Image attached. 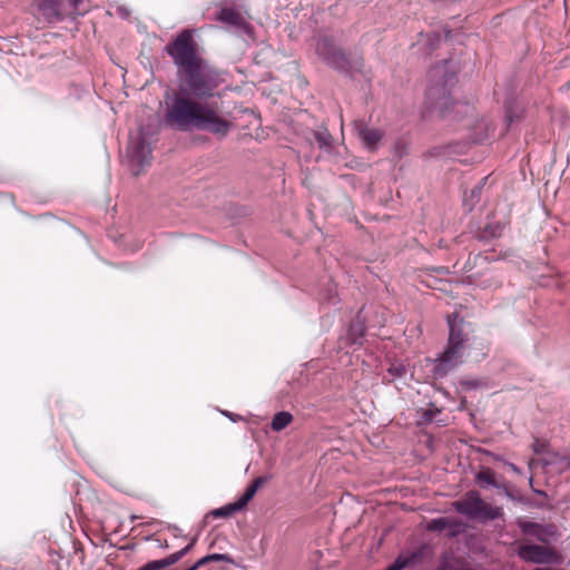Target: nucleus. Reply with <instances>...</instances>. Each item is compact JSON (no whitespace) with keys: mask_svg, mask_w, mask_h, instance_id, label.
I'll use <instances>...</instances> for the list:
<instances>
[{"mask_svg":"<svg viewBox=\"0 0 570 570\" xmlns=\"http://www.w3.org/2000/svg\"><path fill=\"white\" fill-rule=\"evenodd\" d=\"M316 53L326 61L327 65L344 70L347 67L345 55L336 49L333 42L327 38H321L316 43Z\"/></svg>","mask_w":570,"mask_h":570,"instance_id":"obj_5","label":"nucleus"},{"mask_svg":"<svg viewBox=\"0 0 570 570\" xmlns=\"http://www.w3.org/2000/svg\"><path fill=\"white\" fill-rule=\"evenodd\" d=\"M364 335V326L362 323L352 324L348 328L347 340L351 344H361Z\"/></svg>","mask_w":570,"mask_h":570,"instance_id":"obj_13","label":"nucleus"},{"mask_svg":"<svg viewBox=\"0 0 570 570\" xmlns=\"http://www.w3.org/2000/svg\"><path fill=\"white\" fill-rule=\"evenodd\" d=\"M315 138L321 148L327 149L331 147V136L327 131L317 132Z\"/></svg>","mask_w":570,"mask_h":570,"instance_id":"obj_19","label":"nucleus"},{"mask_svg":"<svg viewBox=\"0 0 570 570\" xmlns=\"http://www.w3.org/2000/svg\"><path fill=\"white\" fill-rule=\"evenodd\" d=\"M533 450H534V452L540 453V452H542V451H543V445H542V444H539L538 442H535V443L533 444Z\"/></svg>","mask_w":570,"mask_h":570,"instance_id":"obj_26","label":"nucleus"},{"mask_svg":"<svg viewBox=\"0 0 570 570\" xmlns=\"http://www.w3.org/2000/svg\"><path fill=\"white\" fill-rule=\"evenodd\" d=\"M521 531L524 534L535 537L540 541H548V539L554 535V530L551 527H543L534 522L523 521L519 523Z\"/></svg>","mask_w":570,"mask_h":570,"instance_id":"obj_9","label":"nucleus"},{"mask_svg":"<svg viewBox=\"0 0 570 570\" xmlns=\"http://www.w3.org/2000/svg\"><path fill=\"white\" fill-rule=\"evenodd\" d=\"M166 51L179 69V94L167 102L166 122L183 131L198 129L225 137L232 124L209 105L190 99L212 96L216 87L212 69L197 52L193 32L181 31Z\"/></svg>","mask_w":570,"mask_h":570,"instance_id":"obj_1","label":"nucleus"},{"mask_svg":"<svg viewBox=\"0 0 570 570\" xmlns=\"http://www.w3.org/2000/svg\"><path fill=\"white\" fill-rule=\"evenodd\" d=\"M429 98L436 101L441 107H446L448 96L444 88L432 87L429 90Z\"/></svg>","mask_w":570,"mask_h":570,"instance_id":"obj_14","label":"nucleus"},{"mask_svg":"<svg viewBox=\"0 0 570 570\" xmlns=\"http://www.w3.org/2000/svg\"><path fill=\"white\" fill-rule=\"evenodd\" d=\"M209 562V559L207 556L200 558L198 561H196L191 567L194 568V570H197L198 568L207 564Z\"/></svg>","mask_w":570,"mask_h":570,"instance_id":"obj_24","label":"nucleus"},{"mask_svg":"<svg viewBox=\"0 0 570 570\" xmlns=\"http://www.w3.org/2000/svg\"><path fill=\"white\" fill-rule=\"evenodd\" d=\"M256 494L255 490H253L249 485L246 488L244 493L234 502L239 511L246 508L248 502L254 498Z\"/></svg>","mask_w":570,"mask_h":570,"instance_id":"obj_16","label":"nucleus"},{"mask_svg":"<svg viewBox=\"0 0 570 570\" xmlns=\"http://www.w3.org/2000/svg\"><path fill=\"white\" fill-rule=\"evenodd\" d=\"M389 372L395 377H402L406 373V368L402 364H393L389 368Z\"/></svg>","mask_w":570,"mask_h":570,"instance_id":"obj_20","label":"nucleus"},{"mask_svg":"<svg viewBox=\"0 0 570 570\" xmlns=\"http://www.w3.org/2000/svg\"><path fill=\"white\" fill-rule=\"evenodd\" d=\"M476 480L479 482H482V483H485V484H489V485H493L494 484V481L491 476V474L489 472H480L478 475H476Z\"/></svg>","mask_w":570,"mask_h":570,"instance_id":"obj_21","label":"nucleus"},{"mask_svg":"<svg viewBox=\"0 0 570 570\" xmlns=\"http://www.w3.org/2000/svg\"><path fill=\"white\" fill-rule=\"evenodd\" d=\"M518 556L524 561L544 564L557 560V554L550 548L537 544H524L518 548Z\"/></svg>","mask_w":570,"mask_h":570,"instance_id":"obj_6","label":"nucleus"},{"mask_svg":"<svg viewBox=\"0 0 570 570\" xmlns=\"http://www.w3.org/2000/svg\"><path fill=\"white\" fill-rule=\"evenodd\" d=\"M169 567L166 558L159 560H153L139 568L138 570H159L163 568Z\"/></svg>","mask_w":570,"mask_h":570,"instance_id":"obj_18","label":"nucleus"},{"mask_svg":"<svg viewBox=\"0 0 570 570\" xmlns=\"http://www.w3.org/2000/svg\"><path fill=\"white\" fill-rule=\"evenodd\" d=\"M126 157L128 166L135 175L150 164L151 148L140 134L130 137Z\"/></svg>","mask_w":570,"mask_h":570,"instance_id":"obj_4","label":"nucleus"},{"mask_svg":"<svg viewBox=\"0 0 570 570\" xmlns=\"http://www.w3.org/2000/svg\"><path fill=\"white\" fill-rule=\"evenodd\" d=\"M207 557L209 559V562L210 561H227V562L233 561L228 554H224V553H213V554H208Z\"/></svg>","mask_w":570,"mask_h":570,"instance_id":"obj_22","label":"nucleus"},{"mask_svg":"<svg viewBox=\"0 0 570 570\" xmlns=\"http://www.w3.org/2000/svg\"><path fill=\"white\" fill-rule=\"evenodd\" d=\"M449 340L444 352L434 361L426 360L434 379L445 376L450 371L463 363L469 335L463 331V320L458 314L448 317Z\"/></svg>","mask_w":570,"mask_h":570,"instance_id":"obj_2","label":"nucleus"},{"mask_svg":"<svg viewBox=\"0 0 570 570\" xmlns=\"http://www.w3.org/2000/svg\"><path fill=\"white\" fill-rule=\"evenodd\" d=\"M358 138L363 146L368 150H375L383 138V132L376 128H370L363 125L356 127Z\"/></svg>","mask_w":570,"mask_h":570,"instance_id":"obj_8","label":"nucleus"},{"mask_svg":"<svg viewBox=\"0 0 570 570\" xmlns=\"http://www.w3.org/2000/svg\"><path fill=\"white\" fill-rule=\"evenodd\" d=\"M508 465H509V468H510L513 472H515V473H520V469H519L517 465H514L513 463H509Z\"/></svg>","mask_w":570,"mask_h":570,"instance_id":"obj_27","label":"nucleus"},{"mask_svg":"<svg viewBox=\"0 0 570 570\" xmlns=\"http://www.w3.org/2000/svg\"><path fill=\"white\" fill-rule=\"evenodd\" d=\"M31 11L33 14L42 17L49 22L61 19L60 3L58 0H32Z\"/></svg>","mask_w":570,"mask_h":570,"instance_id":"obj_7","label":"nucleus"},{"mask_svg":"<svg viewBox=\"0 0 570 570\" xmlns=\"http://www.w3.org/2000/svg\"><path fill=\"white\" fill-rule=\"evenodd\" d=\"M268 478L267 476H258L256 478L253 483L249 485L253 490H255V492H257V490L264 485L266 482H267Z\"/></svg>","mask_w":570,"mask_h":570,"instance_id":"obj_23","label":"nucleus"},{"mask_svg":"<svg viewBox=\"0 0 570 570\" xmlns=\"http://www.w3.org/2000/svg\"><path fill=\"white\" fill-rule=\"evenodd\" d=\"M81 2H82V0H68L69 6L73 10H77L79 8V6L81 4Z\"/></svg>","mask_w":570,"mask_h":570,"instance_id":"obj_25","label":"nucleus"},{"mask_svg":"<svg viewBox=\"0 0 570 570\" xmlns=\"http://www.w3.org/2000/svg\"><path fill=\"white\" fill-rule=\"evenodd\" d=\"M224 414L228 417H232V414L229 412H224Z\"/></svg>","mask_w":570,"mask_h":570,"instance_id":"obj_29","label":"nucleus"},{"mask_svg":"<svg viewBox=\"0 0 570 570\" xmlns=\"http://www.w3.org/2000/svg\"><path fill=\"white\" fill-rule=\"evenodd\" d=\"M452 507L468 519L482 523L499 519L503 514L502 508L487 503L476 491L468 492L461 500L454 501Z\"/></svg>","mask_w":570,"mask_h":570,"instance_id":"obj_3","label":"nucleus"},{"mask_svg":"<svg viewBox=\"0 0 570 570\" xmlns=\"http://www.w3.org/2000/svg\"><path fill=\"white\" fill-rule=\"evenodd\" d=\"M462 528V523L456 519L452 518H436L432 519L428 522L426 529L429 531H443L449 529L451 531V535H455Z\"/></svg>","mask_w":570,"mask_h":570,"instance_id":"obj_10","label":"nucleus"},{"mask_svg":"<svg viewBox=\"0 0 570 570\" xmlns=\"http://www.w3.org/2000/svg\"><path fill=\"white\" fill-rule=\"evenodd\" d=\"M239 509L237 508V505L232 502V503H228L222 508H218V509H215L210 512V514L215 518H227V517H230L233 513H236L238 512Z\"/></svg>","mask_w":570,"mask_h":570,"instance_id":"obj_15","label":"nucleus"},{"mask_svg":"<svg viewBox=\"0 0 570 570\" xmlns=\"http://www.w3.org/2000/svg\"><path fill=\"white\" fill-rule=\"evenodd\" d=\"M453 80V77H450L448 80H445V82H449V81H452Z\"/></svg>","mask_w":570,"mask_h":570,"instance_id":"obj_30","label":"nucleus"},{"mask_svg":"<svg viewBox=\"0 0 570 570\" xmlns=\"http://www.w3.org/2000/svg\"><path fill=\"white\" fill-rule=\"evenodd\" d=\"M293 422V415L287 411L277 412L271 422V428L275 432H281Z\"/></svg>","mask_w":570,"mask_h":570,"instance_id":"obj_12","label":"nucleus"},{"mask_svg":"<svg viewBox=\"0 0 570 570\" xmlns=\"http://www.w3.org/2000/svg\"><path fill=\"white\" fill-rule=\"evenodd\" d=\"M194 543H195V539L191 540V542L189 544H187L185 548H183L181 550L166 557L167 563L169 566H171V564L176 563L177 561H179L181 558H184L190 551Z\"/></svg>","mask_w":570,"mask_h":570,"instance_id":"obj_17","label":"nucleus"},{"mask_svg":"<svg viewBox=\"0 0 570 570\" xmlns=\"http://www.w3.org/2000/svg\"><path fill=\"white\" fill-rule=\"evenodd\" d=\"M424 420H425V421H431V420H432V417H430L429 413H425V414H424Z\"/></svg>","mask_w":570,"mask_h":570,"instance_id":"obj_28","label":"nucleus"},{"mask_svg":"<svg viewBox=\"0 0 570 570\" xmlns=\"http://www.w3.org/2000/svg\"><path fill=\"white\" fill-rule=\"evenodd\" d=\"M217 20L235 28L245 27V20L243 16L232 8H223L217 14Z\"/></svg>","mask_w":570,"mask_h":570,"instance_id":"obj_11","label":"nucleus"}]
</instances>
